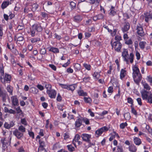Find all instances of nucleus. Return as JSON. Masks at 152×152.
I'll use <instances>...</instances> for the list:
<instances>
[{"label":"nucleus","mask_w":152,"mask_h":152,"mask_svg":"<svg viewBox=\"0 0 152 152\" xmlns=\"http://www.w3.org/2000/svg\"><path fill=\"white\" fill-rule=\"evenodd\" d=\"M124 117L126 120H129L131 118V116L129 113H126L124 114Z\"/></svg>","instance_id":"nucleus-27"},{"label":"nucleus","mask_w":152,"mask_h":152,"mask_svg":"<svg viewBox=\"0 0 152 152\" xmlns=\"http://www.w3.org/2000/svg\"><path fill=\"white\" fill-rule=\"evenodd\" d=\"M82 121L81 117L77 119L75 123V127L76 128L80 127L82 124Z\"/></svg>","instance_id":"nucleus-18"},{"label":"nucleus","mask_w":152,"mask_h":152,"mask_svg":"<svg viewBox=\"0 0 152 152\" xmlns=\"http://www.w3.org/2000/svg\"><path fill=\"white\" fill-rule=\"evenodd\" d=\"M54 35L55 38L56 39H57L58 40H60L62 38L61 36L58 35L56 33H55L54 34Z\"/></svg>","instance_id":"nucleus-46"},{"label":"nucleus","mask_w":152,"mask_h":152,"mask_svg":"<svg viewBox=\"0 0 152 152\" xmlns=\"http://www.w3.org/2000/svg\"><path fill=\"white\" fill-rule=\"evenodd\" d=\"M98 20L102 19L104 18V15L102 14H99L97 15Z\"/></svg>","instance_id":"nucleus-50"},{"label":"nucleus","mask_w":152,"mask_h":152,"mask_svg":"<svg viewBox=\"0 0 152 152\" xmlns=\"http://www.w3.org/2000/svg\"><path fill=\"white\" fill-rule=\"evenodd\" d=\"M13 134L18 139H20L23 135V133L20 132L19 130L17 129L13 132Z\"/></svg>","instance_id":"nucleus-14"},{"label":"nucleus","mask_w":152,"mask_h":152,"mask_svg":"<svg viewBox=\"0 0 152 152\" xmlns=\"http://www.w3.org/2000/svg\"><path fill=\"white\" fill-rule=\"evenodd\" d=\"M127 102L129 103L132 104L133 103V101L132 99L131 98L129 97L127 98Z\"/></svg>","instance_id":"nucleus-49"},{"label":"nucleus","mask_w":152,"mask_h":152,"mask_svg":"<svg viewBox=\"0 0 152 152\" xmlns=\"http://www.w3.org/2000/svg\"><path fill=\"white\" fill-rule=\"evenodd\" d=\"M74 67L77 70H79L80 69V65L78 63L75 64L74 65Z\"/></svg>","instance_id":"nucleus-39"},{"label":"nucleus","mask_w":152,"mask_h":152,"mask_svg":"<svg viewBox=\"0 0 152 152\" xmlns=\"http://www.w3.org/2000/svg\"><path fill=\"white\" fill-rule=\"evenodd\" d=\"M12 104L14 106H17L19 104L18 100L16 96H12L11 97Z\"/></svg>","instance_id":"nucleus-15"},{"label":"nucleus","mask_w":152,"mask_h":152,"mask_svg":"<svg viewBox=\"0 0 152 152\" xmlns=\"http://www.w3.org/2000/svg\"><path fill=\"white\" fill-rule=\"evenodd\" d=\"M38 6L36 4H33L32 5V10L33 11H35L38 8Z\"/></svg>","instance_id":"nucleus-35"},{"label":"nucleus","mask_w":152,"mask_h":152,"mask_svg":"<svg viewBox=\"0 0 152 152\" xmlns=\"http://www.w3.org/2000/svg\"><path fill=\"white\" fill-rule=\"evenodd\" d=\"M145 42H140L139 43V45L140 48L143 49L145 48Z\"/></svg>","instance_id":"nucleus-37"},{"label":"nucleus","mask_w":152,"mask_h":152,"mask_svg":"<svg viewBox=\"0 0 152 152\" xmlns=\"http://www.w3.org/2000/svg\"><path fill=\"white\" fill-rule=\"evenodd\" d=\"M11 76L8 74H6L4 79V84H5L6 82L7 83H10L11 81Z\"/></svg>","instance_id":"nucleus-17"},{"label":"nucleus","mask_w":152,"mask_h":152,"mask_svg":"<svg viewBox=\"0 0 152 152\" xmlns=\"http://www.w3.org/2000/svg\"><path fill=\"white\" fill-rule=\"evenodd\" d=\"M18 130L21 132L22 133H23L25 132L26 128L23 126H20L19 127Z\"/></svg>","instance_id":"nucleus-30"},{"label":"nucleus","mask_w":152,"mask_h":152,"mask_svg":"<svg viewBox=\"0 0 152 152\" xmlns=\"http://www.w3.org/2000/svg\"><path fill=\"white\" fill-rule=\"evenodd\" d=\"M126 72V71L123 69H121L120 75V78L121 79H122L125 76Z\"/></svg>","instance_id":"nucleus-24"},{"label":"nucleus","mask_w":152,"mask_h":152,"mask_svg":"<svg viewBox=\"0 0 152 152\" xmlns=\"http://www.w3.org/2000/svg\"><path fill=\"white\" fill-rule=\"evenodd\" d=\"M46 53V50L45 48H43L41 49L40 53L42 55H44Z\"/></svg>","instance_id":"nucleus-44"},{"label":"nucleus","mask_w":152,"mask_h":152,"mask_svg":"<svg viewBox=\"0 0 152 152\" xmlns=\"http://www.w3.org/2000/svg\"><path fill=\"white\" fill-rule=\"evenodd\" d=\"M78 93L80 96H86L87 95V93L86 92H84L83 90L79 91Z\"/></svg>","instance_id":"nucleus-29"},{"label":"nucleus","mask_w":152,"mask_h":152,"mask_svg":"<svg viewBox=\"0 0 152 152\" xmlns=\"http://www.w3.org/2000/svg\"><path fill=\"white\" fill-rule=\"evenodd\" d=\"M31 41L32 43H34L37 42V41H40L39 38H32L31 39Z\"/></svg>","instance_id":"nucleus-32"},{"label":"nucleus","mask_w":152,"mask_h":152,"mask_svg":"<svg viewBox=\"0 0 152 152\" xmlns=\"http://www.w3.org/2000/svg\"><path fill=\"white\" fill-rule=\"evenodd\" d=\"M10 4V2L9 1H4L1 5V8L2 9L6 8Z\"/></svg>","instance_id":"nucleus-19"},{"label":"nucleus","mask_w":152,"mask_h":152,"mask_svg":"<svg viewBox=\"0 0 152 152\" xmlns=\"http://www.w3.org/2000/svg\"><path fill=\"white\" fill-rule=\"evenodd\" d=\"M83 66L88 70H90L91 69V66L89 64H83Z\"/></svg>","instance_id":"nucleus-43"},{"label":"nucleus","mask_w":152,"mask_h":152,"mask_svg":"<svg viewBox=\"0 0 152 152\" xmlns=\"http://www.w3.org/2000/svg\"><path fill=\"white\" fill-rule=\"evenodd\" d=\"M49 50L54 53H58L59 52V50L58 48L53 47H51Z\"/></svg>","instance_id":"nucleus-23"},{"label":"nucleus","mask_w":152,"mask_h":152,"mask_svg":"<svg viewBox=\"0 0 152 152\" xmlns=\"http://www.w3.org/2000/svg\"><path fill=\"white\" fill-rule=\"evenodd\" d=\"M6 89L7 91L10 94L12 95V94L13 87L9 85L7 86Z\"/></svg>","instance_id":"nucleus-26"},{"label":"nucleus","mask_w":152,"mask_h":152,"mask_svg":"<svg viewBox=\"0 0 152 152\" xmlns=\"http://www.w3.org/2000/svg\"><path fill=\"white\" fill-rule=\"evenodd\" d=\"M117 150L118 151V152H123L124 151L123 150L122 147L121 146H118L117 147Z\"/></svg>","instance_id":"nucleus-47"},{"label":"nucleus","mask_w":152,"mask_h":152,"mask_svg":"<svg viewBox=\"0 0 152 152\" xmlns=\"http://www.w3.org/2000/svg\"><path fill=\"white\" fill-rule=\"evenodd\" d=\"M117 31V30L115 29H113V31H112V32H111V35L112 36H114L115 35Z\"/></svg>","instance_id":"nucleus-56"},{"label":"nucleus","mask_w":152,"mask_h":152,"mask_svg":"<svg viewBox=\"0 0 152 152\" xmlns=\"http://www.w3.org/2000/svg\"><path fill=\"white\" fill-rule=\"evenodd\" d=\"M90 80V77H85L83 78L84 81L87 82H88Z\"/></svg>","instance_id":"nucleus-62"},{"label":"nucleus","mask_w":152,"mask_h":152,"mask_svg":"<svg viewBox=\"0 0 152 152\" xmlns=\"http://www.w3.org/2000/svg\"><path fill=\"white\" fill-rule=\"evenodd\" d=\"M82 19V17L80 15H77L74 17V20L77 23L81 21Z\"/></svg>","instance_id":"nucleus-20"},{"label":"nucleus","mask_w":152,"mask_h":152,"mask_svg":"<svg viewBox=\"0 0 152 152\" xmlns=\"http://www.w3.org/2000/svg\"><path fill=\"white\" fill-rule=\"evenodd\" d=\"M137 101L138 102V104L140 105H142V103L141 102V99L140 98H139L137 99Z\"/></svg>","instance_id":"nucleus-58"},{"label":"nucleus","mask_w":152,"mask_h":152,"mask_svg":"<svg viewBox=\"0 0 152 152\" xmlns=\"http://www.w3.org/2000/svg\"><path fill=\"white\" fill-rule=\"evenodd\" d=\"M14 125V122L12 121L10 122L9 124L7 122H5L4 124V126L5 128L9 129L13 127Z\"/></svg>","instance_id":"nucleus-16"},{"label":"nucleus","mask_w":152,"mask_h":152,"mask_svg":"<svg viewBox=\"0 0 152 152\" xmlns=\"http://www.w3.org/2000/svg\"><path fill=\"white\" fill-rule=\"evenodd\" d=\"M113 91V88L112 86L109 87L108 89V92L110 93H112Z\"/></svg>","instance_id":"nucleus-48"},{"label":"nucleus","mask_w":152,"mask_h":152,"mask_svg":"<svg viewBox=\"0 0 152 152\" xmlns=\"http://www.w3.org/2000/svg\"><path fill=\"white\" fill-rule=\"evenodd\" d=\"M110 15L114 16L116 14V12L114 10H110Z\"/></svg>","instance_id":"nucleus-51"},{"label":"nucleus","mask_w":152,"mask_h":152,"mask_svg":"<svg viewBox=\"0 0 152 152\" xmlns=\"http://www.w3.org/2000/svg\"><path fill=\"white\" fill-rule=\"evenodd\" d=\"M134 143L137 145H140L142 142L141 140L137 137H135L134 138Z\"/></svg>","instance_id":"nucleus-21"},{"label":"nucleus","mask_w":152,"mask_h":152,"mask_svg":"<svg viewBox=\"0 0 152 152\" xmlns=\"http://www.w3.org/2000/svg\"><path fill=\"white\" fill-rule=\"evenodd\" d=\"M39 146L38 149L44 148V147L45 146V142L42 141L41 140H39Z\"/></svg>","instance_id":"nucleus-25"},{"label":"nucleus","mask_w":152,"mask_h":152,"mask_svg":"<svg viewBox=\"0 0 152 152\" xmlns=\"http://www.w3.org/2000/svg\"><path fill=\"white\" fill-rule=\"evenodd\" d=\"M125 43L127 45H131L132 43V41L131 39H130L125 42Z\"/></svg>","instance_id":"nucleus-52"},{"label":"nucleus","mask_w":152,"mask_h":152,"mask_svg":"<svg viewBox=\"0 0 152 152\" xmlns=\"http://www.w3.org/2000/svg\"><path fill=\"white\" fill-rule=\"evenodd\" d=\"M108 129L107 127L104 126L96 130L95 132V133L97 136L96 137H98L103 132L107 131Z\"/></svg>","instance_id":"nucleus-10"},{"label":"nucleus","mask_w":152,"mask_h":152,"mask_svg":"<svg viewBox=\"0 0 152 152\" xmlns=\"http://www.w3.org/2000/svg\"><path fill=\"white\" fill-rule=\"evenodd\" d=\"M80 136L78 134H77L75 135L74 140L75 142H78V140L80 139Z\"/></svg>","instance_id":"nucleus-38"},{"label":"nucleus","mask_w":152,"mask_h":152,"mask_svg":"<svg viewBox=\"0 0 152 152\" xmlns=\"http://www.w3.org/2000/svg\"><path fill=\"white\" fill-rule=\"evenodd\" d=\"M85 37L86 38L90 37L91 36V34L89 32H86L85 34Z\"/></svg>","instance_id":"nucleus-63"},{"label":"nucleus","mask_w":152,"mask_h":152,"mask_svg":"<svg viewBox=\"0 0 152 152\" xmlns=\"http://www.w3.org/2000/svg\"><path fill=\"white\" fill-rule=\"evenodd\" d=\"M82 121H84L86 124H89V121L88 119L87 118H85L81 117Z\"/></svg>","instance_id":"nucleus-33"},{"label":"nucleus","mask_w":152,"mask_h":152,"mask_svg":"<svg viewBox=\"0 0 152 152\" xmlns=\"http://www.w3.org/2000/svg\"><path fill=\"white\" fill-rule=\"evenodd\" d=\"M137 150L136 147L134 145H131L129 147V150L131 152H136Z\"/></svg>","instance_id":"nucleus-22"},{"label":"nucleus","mask_w":152,"mask_h":152,"mask_svg":"<svg viewBox=\"0 0 152 152\" xmlns=\"http://www.w3.org/2000/svg\"><path fill=\"white\" fill-rule=\"evenodd\" d=\"M112 46L115 48V50L118 52L120 50L121 44L119 41H115L113 43Z\"/></svg>","instance_id":"nucleus-9"},{"label":"nucleus","mask_w":152,"mask_h":152,"mask_svg":"<svg viewBox=\"0 0 152 152\" xmlns=\"http://www.w3.org/2000/svg\"><path fill=\"white\" fill-rule=\"evenodd\" d=\"M47 93L48 94L49 96L52 99L55 98L56 94V91L54 90L48 91Z\"/></svg>","instance_id":"nucleus-13"},{"label":"nucleus","mask_w":152,"mask_h":152,"mask_svg":"<svg viewBox=\"0 0 152 152\" xmlns=\"http://www.w3.org/2000/svg\"><path fill=\"white\" fill-rule=\"evenodd\" d=\"M129 56L128 51L126 50H124L122 52V56L124 58V60L127 63L129 62L128 59L130 60V61L131 63L132 64L134 61V55L132 53L130 54L128 58V56Z\"/></svg>","instance_id":"nucleus-3"},{"label":"nucleus","mask_w":152,"mask_h":152,"mask_svg":"<svg viewBox=\"0 0 152 152\" xmlns=\"http://www.w3.org/2000/svg\"><path fill=\"white\" fill-rule=\"evenodd\" d=\"M145 21L147 23L152 19V12L151 11L144 13Z\"/></svg>","instance_id":"nucleus-7"},{"label":"nucleus","mask_w":152,"mask_h":152,"mask_svg":"<svg viewBox=\"0 0 152 152\" xmlns=\"http://www.w3.org/2000/svg\"><path fill=\"white\" fill-rule=\"evenodd\" d=\"M142 85L144 88L145 89L147 90H149L150 89V87L147 83H143Z\"/></svg>","instance_id":"nucleus-28"},{"label":"nucleus","mask_w":152,"mask_h":152,"mask_svg":"<svg viewBox=\"0 0 152 152\" xmlns=\"http://www.w3.org/2000/svg\"><path fill=\"white\" fill-rule=\"evenodd\" d=\"M136 56L137 57V60H139L140 58V54L138 51L136 52Z\"/></svg>","instance_id":"nucleus-55"},{"label":"nucleus","mask_w":152,"mask_h":152,"mask_svg":"<svg viewBox=\"0 0 152 152\" xmlns=\"http://www.w3.org/2000/svg\"><path fill=\"white\" fill-rule=\"evenodd\" d=\"M48 14L45 13V12H42L41 15L44 18H45L48 17Z\"/></svg>","instance_id":"nucleus-59"},{"label":"nucleus","mask_w":152,"mask_h":152,"mask_svg":"<svg viewBox=\"0 0 152 152\" xmlns=\"http://www.w3.org/2000/svg\"><path fill=\"white\" fill-rule=\"evenodd\" d=\"M130 25L128 22H125L124 25L122 27V30L123 32H124L127 31L129 29Z\"/></svg>","instance_id":"nucleus-12"},{"label":"nucleus","mask_w":152,"mask_h":152,"mask_svg":"<svg viewBox=\"0 0 152 152\" xmlns=\"http://www.w3.org/2000/svg\"><path fill=\"white\" fill-rule=\"evenodd\" d=\"M45 88L47 89V92L48 91H50L51 90V86L50 84H46L45 86Z\"/></svg>","instance_id":"nucleus-36"},{"label":"nucleus","mask_w":152,"mask_h":152,"mask_svg":"<svg viewBox=\"0 0 152 152\" xmlns=\"http://www.w3.org/2000/svg\"><path fill=\"white\" fill-rule=\"evenodd\" d=\"M83 140L88 142L90 141V140L91 137V135L86 134H83L81 136Z\"/></svg>","instance_id":"nucleus-11"},{"label":"nucleus","mask_w":152,"mask_h":152,"mask_svg":"<svg viewBox=\"0 0 152 152\" xmlns=\"http://www.w3.org/2000/svg\"><path fill=\"white\" fill-rule=\"evenodd\" d=\"M93 76L95 79H98L99 78L100 75L98 72H94L93 75Z\"/></svg>","instance_id":"nucleus-31"},{"label":"nucleus","mask_w":152,"mask_h":152,"mask_svg":"<svg viewBox=\"0 0 152 152\" xmlns=\"http://www.w3.org/2000/svg\"><path fill=\"white\" fill-rule=\"evenodd\" d=\"M142 98L143 100H146L149 103H152V93L151 92L144 90L141 92Z\"/></svg>","instance_id":"nucleus-2"},{"label":"nucleus","mask_w":152,"mask_h":152,"mask_svg":"<svg viewBox=\"0 0 152 152\" xmlns=\"http://www.w3.org/2000/svg\"><path fill=\"white\" fill-rule=\"evenodd\" d=\"M70 62L69 60H68L66 63L63 64L62 66L64 67H66L68 66V65L70 64Z\"/></svg>","instance_id":"nucleus-54"},{"label":"nucleus","mask_w":152,"mask_h":152,"mask_svg":"<svg viewBox=\"0 0 152 152\" xmlns=\"http://www.w3.org/2000/svg\"><path fill=\"white\" fill-rule=\"evenodd\" d=\"M49 66L53 70L56 71V66L53 64H49Z\"/></svg>","instance_id":"nucleus-53"},{"label":"nucleus","mask_w":152,"mask_h":152,"mask_svg":"<svg viewBox=\"0 0 152 152\" xmlns=\"http://www.w3.org/2000/svg\"><path fill=\"white\" fill-rule=\"evenodd\" d=\"M38 152H47L45 148L38 149Z\"/></svg>","instance_id":"nucleus-64"},{"label":"nucleus","mask_w":152,"mask_h":152,"mask_svg":"<svg viewBox=\"0 0 152 152\" xmlns=\"http://www.w3.org/2000/svg\"><path fill=\"white\" fill-rule=\"evenodd\" d=\"M3 27L2 26L0 25V39H1V37L3 36Z\"/></svg>","instance_id":"nucleus-45"},{"label":"nucleus","mask_w":152,"mask_h":152,"mask_svg":"<svg viewBox=\"0 0 152 152\" xmlns=\"http://www.w3.org/2000/svg\"><path fill=\"white\" fill-rule=\"evenodd\" d=\"M127 125V124L126 122L122 123L120 125V127L122 129H124L126 126Z\"/></svg>","instance_id":"nucleus-41"},{"label":"nucleus","mask_w":152,"mask_h":152,"mask_svg":"<svg viewBox=\"0 0 152 152\" xmlns=\"http://www.w3.org/2000/svg\"><path fill=\"white\" fill-rule=\"evenodd\" d=\"M115 39L116 41H119L121 39V37L120 36H117L115 37Z\"/></svg>","instance_id":"nucleus-60"},{"label":"nucleus","mask_w":152,"mask_h":152,"mask_svg":"<svg viewBox=\"0 0 152 152\" xmlns=\"http://www.w3.org/2000/svg\"><path fill=\"white\" fill-rule=\"evenodd\" d=\"M135 30L139 36L142 37L145 35L142 27L140 24H137L135 26Z\"/></svg>","instance_id":"nucleus-5"},{"label":"nucleus","mask_w":152,"mask_h":152,"mask_svg":"<svg viewBox=\"0 0 152 152\" xmlns=\"http://www.w3.org/2000/svg\"><path fill=\"white\" fill-rule=\"evenodd\" d=\"M70 4L72 10L74 9L76 7V4L73 1L70 2Z\"/></svg>","instance_id":"nucleus-42"},{"label":"nucleus","mask_w":152,"mask_h":152,"mask_svg":"<svg viewBox=\"0 0 152 152\" xmlns=\"http://www.w3.org/2000/svg\"><path fill=\"white\" fill-rule=\"evenodd\" d=\"M132 77L134 82L137 85H139L140 82L142 79V76L138 68L136 66L132 67Z\"/></svg>","instance_id":"nucleus-1"},{"label":"nucleus","mask_w":152,"mask_h":152,"mask_svg":"<svg viewBox=\"0 0 152 152\" xmlns=\"http://www.w3.org/2000/svg\"><path fill=\"white\" fill-rule=\"evenodd\" d=\"M0 97L2 98V101L4 102H6L7 97L9 98L6 93L4 92L1 87H0Z\"/></svg>","instance_id":"nucleus-8"},{"label":"nucleus","mask_w":152,"mask_h":152,"mask_svg":"<svg viewBox=\"0 0 152 152\" xmlns=\"http://www.w3.org/2000/svg\"><path fill=\"white\" fill-rule=\"evenodd\" d=\"M67 147L69 151L71 152L73 151L75 149L74 147H73L71 145H68Z\"/></svg>","instance_id":"nucleus-34"},{"label":"nucleus","mask_w":152,"mask_h":152,"mask_svg":"<svg viewBox=\"0 0 152 152\" xmlns=\"http://www.w3.org/2000/svg\"><path fill=\"white\" fill-rule=\"evenodd\" d=\"M28 134L30 137H31L32 138H34V134L33 132H30L28 131Z\"/></svg>","instance_id":"nucleus-57"},{"label":"nucleus","mask_w":152,"mask_h":152,"mask_svg":"<svg viewBox=\"0 0 152 152\" xmlns=\"http://www.w3.org/2000/svg\"><path fill=\"white\" fill-rule=\"evenodd\" d=\"M42 29L40 25L38 24H34L33 25L31 28V35L32 37L35 35V32H40L42 31Z\"/></svg>","instance_id":"nucleus-4"},{"label":"nucleus","mask_w":152,"mask_h":152,"mask_svg":"<svg viewBox=\"0 0 152 152\" xmlns=\"http://www.w3.org/2000/svg\"><path fill=\"white\" fill-rule=\"evenodd\" d=\"M59 85L62 88L66 89L71 91H74L75 88V85H69L60 83L59 84Z\"/></svg>","instance_id":"nucleus-6"},{"label":"nucleus","mask_w":152,"mask_h":152,"mask_svg":"<svg viewBox=\"0 0 152 152\" xmlns=\"http://www.w3.org/2000/svg\"><path fill=\"white\" fill-rule=\"evenodd\" d=\"M62 97L60 96V94H58V96L57 97V100L58 101H60L61 100Z\"/></svg>","instance_id":"nucleus-61"},{"label":"nucleus","mask_w":152,"mask_h":152,"mask_svg":"<svg viewBox=\"0 0 152 152\" xmlns=\"http://www.w3.org/2000/svg\"><path fill=\"white\" fill-rule=\"evenodd\" d=\"M84 101L85 102L87 103H90L91 101V100L90 98L84 97Z\"/></svg>","instance_id":"nucleus-40"}]
</instances>
